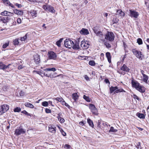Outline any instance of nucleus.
Here are the masks:
<instances>
[{"instance_id": "f257e3e1", "label": "nucleus", "mask_w": 149, "mask_h": 149, "mask_svg": "<svg viewBox=\"0 0 149 149\" xmlns=\"http://www.w3.org/2000/svg\"><path fill=\"white\" fill-rule=\"evenodd\" d=\"M115 36L113 33L111 32L108 31L105 35V39L109 41L112 42L113 41Z\"/></svg>"}, {"instance_id": "f03ea898", "label": "nucleus", "mask_w": 149, "mask_h": 149, "mask_svg": "<svg viewBox=\"0 0 149 149\" xmlns=\"http://www.w3.org/2000/svg\"><path fill=\"white\" fill-rule=\"evenodd\" d=\"M132 51L133 54L136 56L137 58L140 60H142L143 57V55L140 51H138L135 49H133Z\"/></svg>"}, {"instance_id": "7ed1b4c3", "label": "nucleus", "mask_w": 149, "mask_h": 149, "mask_svg": "<svg viewBox=\"0 0 149 149\" xmlns=\"http://www.w3.org/2000/svg\"><path fill=\"white\" fill-rule=\"evenodd\" d=\"M73 44V42L69 39H66L64 41V45L66 48H70Z\"/></svg>"}, {"instance_id": "20e7f679", "label": "nucleus", "mask_w": 149, "mask_h": 149, "mask_svg": "<svg viewBox=\"0 0 149 149\" xmlns=\"http://www.w3.org/2000/svg\"><path fill=\"white\" fill-rule=\"evenodd\" d=\"M43 8L47 11H48L52 13H54L55 11L53 7L51 6L44 5L43 6Z\"/></svg>"}, {"instance_id": "39448f33", "label": "nucleus", "mask_w": 149, "mask_h": 149, "mask_svg": "<svg viewBox=\"0 0 149 149\" xmlns=\"http://www.w3.org/2000/svg\"><path fill=\"white\" fill-rule=\"evenodd\" d=\"M48 58L50 59L56 60L57 55L54 52L52 51H49L48 52Z\"/></svg>"}, {"instance_id": "423d86ee", "label": "nucleus", "mask_w": 149, "mask_h": 149, "mask_svg": "<svg viewBox=\"0 0 149 149\" xmlns=\"http://www.w3.org/2000/svg\"><path fill=\"white\" fill-rule=\"evenodd\" d=\"M130 15L129 16L132 17H134L137 18L138 17L139 14L138 12H136L134 10H129Z\"/></svg>"}, {"instance_id": "0eeeda50", "label": "nucleus", "mask_w": 149, "mask_h": 149, "mask_svg": "<svg viewBox=\"0 0 149 149\" xmlns=\"http://www.w3.org/2000/svg\"><path fill=\"white\" fill-rule=\"evenodd\" d=\"M89 108L93 114L95 115L97 114V110L94 104H90L89 105Z\"/></svg>"}, {"instance_id": "6e6552de", "label": "nucleus", "mask_w": 149, "mask_h": 149, "mask_svg": "<svg viewBox=\"0 0 149 149\" xmlns=\"http://www.w3.org/2000/svg\"><path fill=\"white\" fill-rule=\"evenodd\" d=\"M25 132V131L23 129L19 127L15 130V134L17 135H19L21 134H24Z\"/></svg>"}, {"instance_id": "1a4fd4ad", "label": "nucleus", "mask_w": 149, "mask_h": 149, "mask_svg": "<svg viewBox=\"0 0 149 149\" xmlns=\"http://www.w3.org/2000/svg\"><path fill=\"white\" fill-rule=\"evenodd\" d=\"M131 84L132 86L135 88L136 89L140 85V84L138 82L134 79L132 80Z\"/></svg>"}, {"instance_id": "9d476101", "label": "nucleus", "mask_w": 149, "mask_h": 149, "mask_svg": "<svg viewBox=\"0 0 149 149\" xmlns=\"http://www.w3.org/2000/svg\"><path fill=\"white\" fill-rule=\"evenodd\" d=\"M89 44L87 42H85V41H82L81 42V47L84 49H87L89 46Z\"/></svg>"}, {"instance_id": "9b49d317", "label": "nucleus", "mask_w": 149, "mask_h": 149, "mask_svg": "<svg viewBox=\"0 0 149 149\" xmlns=\"http://www.w3.org/2000/svg\"><path fill=\"white\" fill-rule=\"evenodd\" d=\"M79 33L81 34L84 35H87L89 33L88 30L87 29L84 28H82L80 31Z\"/></svg>"}, {"instance_id": "f8f14e48", "label": "nucleus", "mask_w": 149, "mask_h": 149, "mask_svg": "<svg viewBox=\"0 0 149 149\" xmlns=\"http://www.w3.org/2000/svg\"><path fill=\"white\" fill-rule=\"evenodd\" d=\"M96 35V36H98L99 38V40L100 42H101V40L104 39V36L103 34V33L102 32L99 31L97 33Z\"/></svg>"}, {"instance_id": "ddd939ff", "label": "nucleus", "mask_w": 149, "mask_h": 149, "mask_svg": "<svg viewBox=\"0 0 149 149\" xmlns=\"http://www.w3.org/2000/svg\"><path fill=\"white\" fill-rule=\"evenodd\" d=\"M136 90L141 93H144L145 92L146 88L143 86L140 85Z\"/></svg>"}, {"instance_id": "4468645a", "label": "nucleus", "mask_w": 149, "mask_h": 149, "mask_svg": "<svg viewBox=\"0 0 149 149\" xmlns=\"http://www.w3.org/2000/svg\"><path fill=\"white\" fill-rule=\"evenodd\" d=\"M120 69L125 72H129L130 69L125 64H123L120 68Z\"/></svg>"}, {"instance_id": "2eb2a0df", "label": "nucleus", "mask_w": 149, "mask_h": 149, "mask_svg": "<svg viewBox=\"0 0 149 149\" xmlns=\"http://www.w3.org/2000/svg\"><path fill=\"white\" fill-rule=\"evenodd\" d=\"M49 131L52 133H55L56 131V127L53 125H50L49 126Z\"/></svg>"}, {"instance_id": "dca6fc26", "label": "nucleus", "mask_w": 149, "mask_h": 149, "mask_svg": "<svg viewBox=\"0 0 149 149\" xmlns=\"http://www.w3.org/2000/svg\"><path fill=\"white\" fill-rule=\"evenodd\" d=\"M34 60L36 64H38L40 62V56L38 54H36L34 56Z\"/></svg>"}, {"instance_id": "f3484780", "label": "nucleus", "mask_w": 149, "mask_h": 149, "mask_svg": "<svg viewBox=\"0 0 149 149\" xmlns=\"http://www.w3.org/2000/svg\"><path fill=\"white\" fill-rule=\"evenodd\" d=\"M116 15L119 16L124 17L125 16V13L121 10L118 9L117 10Z\"/></svg>"}, {"instance_id": "a211bd4d", "label": "nucleus", "mask_w": 149, "mask_h": 149, "mask_svg": "<svg viewBox=\"0 0 149 149\" xmlns=\"http://www.w3.org/2000/svg\"><path fill=\"white\" fill-rule=\"evenodd\" d=\"M0 107L2 108V110L4 111V113L8 110L9 109V106L7 104H4Z\"/></svg>"}, {"instance_id": "6ab92c4d", "label": "nucleus", "mask_w": 149, "mask_h": 149, "mask_svg": "<svg viewBox=\"0 0 149 149\" xmlns=\"http://www.w3.org/2000/svg\"><path fill=\"white\" fill-rule=\"evenodd\" d=\"M101 42L103 43L107 48H109L111 47V44L104 39L101 40Z\"/></svg>"}, {"instance_id": "aec40b11", "label": "nucleus", "mask_w": 149, "mask_h": 149, "mask_svg": "<svg viewBox=\"0 0 149 149\" xmlns=\"http://www.w3.org/2000/svg\"><path fill=\"white\" fill-rule=\"evenodd\" d=\"M14 13L18 15H23V12L22 10L17 9L14 10Z\"/></svg>"}, {"instance_id": "412c9836", "label": "nucleus", "mask_w": 149, "mask_h": 149, "mask_svg": "<svg viewBox=\"0 0 149 149\" xmlns=\"http://www.w3.org/2000/svg\"><path fill=\"white\" fill-rule=\"evenodd\" d=\"M12 14V13H11L9 12H8L6 11H4L3 12L1 13V15L4 16H9L10 15H11Z\"/></svg>"}, {"instance_id": "4be33fe9", "label": "nucleus", "mask_w": 149, "mask_h": 149, "mask_svg": "<svg viewBox=\"0 0 149 149\" xmlns=\"http://www.w3.org/2000/svg\"><path fill=\"white\" fill-rule=\"evenodd\" d=\"M106 55L107 58L108 62L110 63L111 62V57L110 53L109 52H107L106 53Z\"/></svg>"}, {"instance_id": "5701e85b", "label": "nucleus", "mask_w": 149, "mask_h": 149, "mask_svg": "<svg viewBox=\"0 0 149 149\" xmlns=\"http://www.w3.org/2000/svg\"><path fill=\"white\" fill-rule=\"evenodd\" d=\"M118 88L117 86L113 87L111 86L110 88V90L111 93H113L114 91H115L116 90L118 89Z\"/></svg>"}, {"instance_id": "b1692460", "label": "nucleus", "mask_w": 149, "mask_h": 149, "mask_svg": "<svg viewBox=\"0 0 149 149\" xmlns=\"http://www.w3.org/2000/svg\"><path fill=\"white\" fill-rule=\"evenodd\" d=\"M142 74L143 77V81L146 83H147L148 80V76L143 73H142Z\"/></svg>"}, {"instance_id": "393cba45", "label": "nucleus", "mask_w": 149, "mask_h": 149, "mask_svg": "<svg viewBox=\"0 0 149 149\" xmlns=\"http://www.w3.org/2000/svg\"><path fill=\"white\" fill-rule=\"evenodd\" d=\"M87 122L89 124V125L93 128L94 125L93 121L89 118L87 119Z\"/></svg>"}, {"instance_id": "a878e982", "label": "nucleus", "mask_w": 149, "mask_h": 149, "mask_svg": "<svg viewBox=\"0 0 149 149\" xmlns=\"http://www.w3.org/2000/svg\"><path fill=\"white\" fill-rule=\"evenodd\" d=\"M56 70V69L54 68H47L44 70V71L47 72V71H53L54 72Z\"/></svg>"}, {"instance_id": "bb28decb", "label": "nucleus", "mask_w": 149, "mask_h": 149, "mask_svg": "<svg viewBox=\"0 0 149 149\" xmlns=\"http://www.w3.org/2000/svg\"><path fill=\"white\" fill-rule=\"evenodd\" d=\"M6 65L2 62H0V69L5 70H6Z\"/></svg>"}, {"instance_id": "cd10ccee", "label": "nucleus", "mask_w": 149, "mask_h": 149, "mask_svg": "<svg viewBox=\"0 0 149 149\" xmlns=\"http://www.w3.org/2000/svg\"><path fill=\"white\" fill-rule=\"evenodd\" d=\"M24 105L25 106L30 108H34V106L32 104L29 102L25 103Z\"/></svg>"}, {"instance_id": "c85d7f7f", "label": "nucleus", "mask_w": 149, "mask_h": 149, "mask_svg": "<svg viewBox=\"0 0 149 149\" xmlns=\"http://www.w3.org/2000/svg\"><path fill=\"white\" fill-rule=\"evenodd\" d=\"M27 38V34H26L25 35V36L23 37H21L19 38V40L21 41H25V40Z\"/></svg>"}, {"instance_id": "c756f323", "label": "nucleus", "mask_w": 149, "mask_h": 149, "mask_svg": "<svg viewBox=\"0 0 149 149\" xmlns=\"http://www.w3.org/2000/svg\"><path fill=\"white\" fill-rule=\"evenodd\" d=\"M33 72H36L37 74L41 75L42 77H43L44 72L40 70L38 71L34 70Z\"/></svg>"}, {"instance_id": "7c9ffc66", "label": "nucleus", "mask_w": 149, "mask_h": 149, "mask_svg": "<svg viewBox=\"0 0 149 149\" xmlns=\"http://www.w3.org/2000/svg\"><path fill=\"white\" fill-rule=\"evenodd\" d=\"M30 13L34 17H36L37 12L36 11L34 10H31L30 11Z\"/></svg>"}, {"instance_id": "2f4dec72", "label": "nucleus", "mask_w": 149, "mask_h": 149, "mask_svg": "<svg viewBox=\"0 0 149 149\" xmlns=\"http://www.w3.org/2000/svg\"><path fill=\"white\" fill-rule=\"evenodd\" d=\"M57 118L58 119V120L61 123H63L65 121V120L64 119L61 118L60 117V115H59V114H58V115L57 116Z\"/></svg>"}, {"instance_id": "473e14b6", "label": "nucleus", "mask_w": 149, "mask_h": 149, "mask_svg": "<svg viewBox=\"0 0 149 149\" xmlns=\"http://www.w3.org/2000/svg\"><path fill=\"white\" fill-rule=\"evenodd\" d=\"M78 95L77 93H75L72 94V97L75 101H76L78 98Z\"/></svg>"}, {"instance_id": "72a5a7b5", "label": "nucleus", "mask_w": 149, "mask_h": 149, "mask_svg": "<svg viewBox=\"0 0 149 149\" xmlns=\"http://www.w3.org/2000/svg\"><path fill=\"white\" fill-rule=\"evenodd\" d=\"M63 39V38H61L58 40L56 42V44L58 47H61V44L62 42V41Z\"/></svg>"}, {"instance_id": "f704fd0d", "label": "nucleus", "mask_w": 149, "mask_h": 149, "mask_svg": "<svg viewBox=\"0 0 149 149\" xmlns=\"http://www.w3.org/2000/svg\"><path fill=\"white\" fill-rule=\"evenodd\" d=\"M43 76H46L48 77H56V76H54V75H52L51 74H46L45 72H44L43 73Z\"/></svg>"}, {"instance_id": "c9c22d12", "label": "nucleus", "mask_w": 149, "mask_h": 149, "mask_svg": "<svg viewBox=\"0 0 149 149\" xmlns=\"http://www.w3.org/2000/svg\"><path fill=\"white\" fill-rule=\"evenodd\" d=\"M19 38L16 39H15L13 41V44L15 45H17L19 44L20 43V42L19 41Z\"/></svg>"}, {"instance_id": "e433bc0d", "label": "nucleus", "mask_w": 149, "mask_h": 149, "mask_svg": "<svg viewBox=\"0 0 149 149\" xmlns=\"http://www.w3.org/2000/svg\"><path fill=\"white\" fill-rule=\"evenodd\" d=\"M117 131V130L116 129H114L113 127H111L110 128V129L109 131V132H116Z\"/></svg>"}, {"instance_id": "4c0bfd02", "label": "nucleus", "mask_w": 149, "mask_h": 149, "mask_svg": "<svg viewBox=\"0 0 149 149\" xmlns=\"http://www.w3.org/2000/svg\"><path fill=\"white\" fill-rule=\"evenodd\" d=\"M83 98L87 102H90L91 101V99L88 97L87 96L85 95L83 96Z\"/></svg>"}, {"instance_id": "58836bf2", "label": "nucleus", "mask_w": 149, "mask_h": 149, "mask_svg": "<svg viewBox=\"0 0 149 149\" xmlns=\"http://www.w3.org/2000/svg\"><path fill=\"white\" fill-rule=\"evenodd\" d=\"M137 42L139 45H141L143 44L142 40L140 38H138L137 40Z\"/></svg>"}, {"instance_id": "ea45409f", "label": "nucleus", "mask_w": 149, "mask_h": 149, "mask_svg": "<svg viewBox=\"0 0 149 149\" xmlns=\"http://www.w3.org/2000/svg\"><path fill=\"white\" fill-rule=\"evenodd\" d=\"M21 113L24 114H25L27 116H31V114L29 113L27 111H26L25 110H24L21 112Z\"/></svg>"}, {"instance_id": "a19ab883", "label": "nucleus", "mask_w": 149, "mask_h": 149, "mask_svg": "<svg viewBox=\"0 0 149 149\" xmlns=\"http://www.w3.org/2000/svg\"><path fill=\"white\" fill-rule=\"evenodd\" d=\"M89 64L90 65L93 66L95 65V63L94 61L92 60V61H90L89 62Z\"/></svg>"}, {"instance_id": "79ce46f5", "label": "nucleus", "mask_w": 149, "mask_h": 149, "mask_svg": "<svg viewBox=\"0 0 149 149\" xmlns=\"http://www.w3.org/2000/svg\"><path fill=\"white\" fill-rule=\"evenodd\" d=\"M53 100H56L57 101H58L59 102H62V100H63V99L61 97H56V98H53Z\"/></svg>"}, {"instance_id": "37998d69", "label": "nucleus", "mask_w": 149, "mask_h": 149, "mask_svg": "<svg viewBox=\"0 0 149 149\" xmlns=\"http://www.w3.org/2000/svg\"><path fill=\"white\" fill-rule=\"evenodd\" d=\"M137 116L141 118H144L145 117L144 115L142 113H139L137 114Z\"/></svg>"}, {"instance_id": "c03bdc74", "label": "nucleus", "mask_w": 149, "mask_h": 149, "mask_svg": "<svg viewBox=\"0 0 149 149\" xmlns=\"http://www.w3.org/2000/svg\"><path fill=\"white\" fill-rule=\"evenodd\" d=\"M21 110V109L18 107H17L14 109V111L15 112H19Z\"/></svg>"}, {"instance_id": "a18cd8bd", "label": "nucleus", "mask_w": 149, "mask_h": 149, "mask_svg": "<svg viewBox=\"0 0 149 149\" xmlns=\"http://www.w3.org/2000/svg\"><path fill=\"white\" fill-rule=\"evenodd\" d=\"M118 21L119 19L116 17L113 18V23H117L118 22Z\"/></svg>"}, {"instance_id": "49530a36", "label": "nucleus", "mask_w": 149, "mask_h": 149, "mask_svg": "<svg viewBox=\"0 0 149 149\" xmlns=\"http://www.w3.org/2000/svg\"><path fill=\"white\" fill-rule=\"evenodd\" d=\"M42 105L44 107H47L48 105V103L46 101L43 102L42 103Z\"/></svg>"}, {"instance_id": "de8ad7c7", "label": "nucleus", "mask_w": 149, "mask_h": 149, "mask_svg": "<svg viewBox=\"0 0 149 149\" xmlns=\"http://www.w3.org/2000/svg\"><path fill=\"white\" fill-rule=\"evenodd\" d=\"M72 47L73 49H79L78 46L76 44L74 45V43Z\"/></svg>"}, {"instance_id": "09e8293b", "label": "nucleus", "mask_w": 149, "mask_h": 149, "mask_svg": "<svg viewBox=\"0 0 149 149\" xmlns=\"http://www.w3.org/2000/svg\"><path fill=\"white\" fill-rule=\"evenodd\" d=\"M60 131L63 136H65L66 135V133L63 131L62 129H61Z\"/></svg>"}, {"instance_id": "8fccbe9b", "label": "nucleus", "mask_w": 149, "mask_h": 149, "mask_svg": "<svg viewBox=\"0 0 149 149\" xmlns=\"http://www.w3.org/2000/svg\"><path fill=\"white\" fill-rule=\"evenodd\" d=\"M9 45V42L6 43L4 44L3 45V48H6Z\"/></svg>"}, {"instance_id": "3c124183", "label": "nucleus", "mask_w": 149, "mask_h": 149, "mask_svg": "<svg viewBox=\"0 0 149 149\" xmlns=\"http://www.w3.org/2000/svg\"><path fill=\"white\" fill-rule=\"evenodd\" d=\"M136 148L138 149L140 148L141 149V143L140 142H139L137 144V145L136 146Z\"/></svg>"}, {"instance_id": "603ef678", "label": "nucleus", "mask_w": 149, "mask_h": 149, "mask_svg": "<svg viewBox=\"0 0 149 149\" xmlns=\"http://www.w3.org/2000/svg\"><path fill=\"white\" fill-rule=\"evenodd\" d=\"M45 112L47 113H51V111L50 110L47 108H46L45 109Z\"/></svg>"}, {"instance_id": "864d4df0", "label": "nucleus", "mask_w": 149, "mask_h": 149, "mask_svg": "<svg viewBox=\"0 0 149 149\" xmlns=\"http://www.w3.org/2000/svg\"><path fill=\"white\" fill-rule=\"evenodd\" d=\"M133 98L134 99H137L138 100H139V97L136 95H133Z\"/></svg>"}, {"instance_id": "5fc2aeb1", "label": "nucleus", "mask_w": 149, "mask_h": 149, "mask_svg": "<svg viewBox=\"0 0 149 149\" xmlns=\"http://www.w3.org/2000/svg\"><path fill=\"white\" fill-rule=\"evenodd\" d=\"M24 93L22 91H20L19 93L20 96L21 97H22L24 95Z\"/></svg>"}, {"instance_id": "6e6d98bb", "label": "nucleus", "mask_w": 149, "mask_h": 149, "mask_svg": "<svg viewBox=\"0 0 149 149\" xmlns=\"http://www.w3.org/2000/svg\"><path fill=\"white\" fill-rule=\"evenodd\" d=\"M93 31L96 34L99 31H98L96 29V28L94 27L93 28Z\"/></svg>"}, {"instance_id": "4d7b16f0", "label": "nucleus", "mask_w": 149, "mask_h": 149, "mask_svg": "<svg viewBox=\"0 0 149 149\" xmlns=\"http://www.w3.org/2000/svg\"><path fill=\"white\" fill-rule=\"evenodd\" d=\"M15 5L17 6L18 8H21L22 6L20 4H19L17 3H15Z\"/></svg>"}, {"instance_id": "13d9d810", "label": "nucleus", "mask_w": 149, "mask_h": 149, "mask_svg": "<svg viewBox=\"0 0 149 149\" xmlns=\"http://www.w3.org/2000/svg\"><path fill=\"white\" fill-rule=\"evenodd\" d=\"M119 90V92L120 93V92H125L126 91L124 90L122 88H120L119 89H118Z\"/></svg>"}, {"instance_id": "bf43d9fd", "label": "nucleus", "mask_w": 149, "mask_h": 149, "mask_svg": "<svg viewBox=\"0 0 149 149\" xmlns=\"http://www.w3.org/2000/svg\"><path fill=\"white\" fill-rule=\"evenodd\" d=\"M17 22L18 23H21V19L19 18H18L17 19Z\"/></svg>"}, {"instance_id": "052dcab7", "label": "nucleus", "mask_w": 149, "mask_h": 149, "mask_svg": "<svg viewBox=\"0 0 149 149\" xmlns=\"http://www.w3.org/2000/svg\"><path fill=\"white\" fill-rule=\"evenodd\" d=\"M84 78L86 80H89V77L87 75H85V76Z\"/></svg>"}, {"instance_id": "680f3d73", "label": "nucleus", "mask_w": 149, "mask_h": 149, "mask_svg": "<svg viewBox=\"0 0 149 149\" xmlns=\"http://www.w3.org/2000/svg\"><path fill=\"white\" fill-rule=\"evenodd\" d=\"M104 81L107 84L108 83L110 84V82L109 81V80H108V79H105Z\"/></svg>"}, {"instance_id": "e2e57ef3", "label": "nucleus", "mask_w": 149, "mask_h": 149, "mask_svg": "<svg viewBox=\"0 0 149 149\" xmlns=\"http://www.w3.org/2000/svg\"><path fill=\"white\" fill-rule=\"evenodd\" d=\"M65 146L67 148V149H69L70 147V146L68 144H65Z\"/></svg>"}, {"instance_id": "0e129e2a", "label": "nucleus", "mask_w": 149, "mask_h": 149, "mask_svg": "<svg viewBox=\"0 0 149 149\" xmlns=\"http://www.w3.org/2000/svg\"><path fill=\"white\" fill-rule=\"evenodd\" d=\"M23 68V67L22 65H20L18 66V69L19 70H20Z\"/></svg>"}, {"instance_id": "69168bd1", "label": "nucleus", "mask_w": 149, "mask_h": 149, "mask_svg": "<svg viewBox=\"0 0 149 149\" xmlns=\"http://www.w3.org/2000/svg\"><path fill=\"white\" fill-rule=\"evenodd\" d=\"M119 90L118 89L116 90L114 92V94H115V93H120L119 92Z\"/></svg>"}, {"instance_id": "338daca9", "label": "nucleus", "mask_w": 149, "mask_h": 149, "mask_svg": "<svg viewBox=\"0 0 149 149\" xmlns=\"http://www.w3.org/2000/svg\"><path fill=\"white\" fill-rule=\"evenodd\" d=\"M61 102L63 105H64L65 104L66 102L64 101L63 99V101L62 100V102Z\"/></svg>"}, {"instance_id": "774afa93", "label": "nucleus", "mask_w": 149, "mask_h": 149, "mask_svg": "<svg viewBox=\"0 0 149 149\" xmlns=\"http://www.w3.org/2000/svg\"><path fill=\"white\" fill-rule=\"evenodd\" d=\"M79 123L80 125H84V122L83 121L80 122Z\"/></svg>"}]
</instances>
